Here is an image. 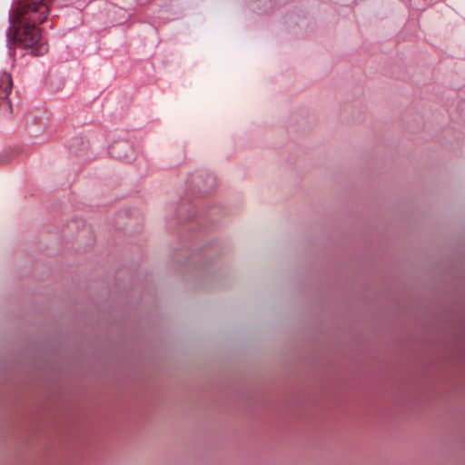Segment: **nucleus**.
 <instances>
[{
    "label": "nucleus",
    "mask_w": 465,
    "mask_h": 465,
    "mask_svg": "<svg viewBox=\"0 0 465 465\" xmlns=\"http://www.w3.org/2000/svg\"><path fill=\"white\" fill-rule=\"evenodd\" d=\"M47 3L48 0H24L19 3L7 30L9 50L17 42L24 48H30L34 56H41L47 52V46L41 43V34L35 26V24L45 20L48 14Z\"/></svg>",
    "instance_id": "f257e3e1"
},
{
    "label": "nucleus",
    "mask_w": 465,
    "mask_h": 465,
    "mask_svg": "<svg viewBox=\"0 0 465 465\" xmlns=\"http://www.w3.org/2000/svg\"><path fill=\"white\" fill-rule=\"evenodd\" d=\"M109 153L112 157L125 162H130L134 157L133 145L127 140H120L112 143L109 147Z\"/></svg>",
    "instance_id": "f03ea898"
},
{
    "label": "nucleus",
    "mask_w": 465,
    "mask_h": 465,
    "mask_svg": "<svg viewBox=\"0 0 465 465\" xmlns=\"http://www.w3.org/2000/svg\"><path fill=\"white\" fill-rule=\"evenodd\" d=\"M193 183L203 193H210L216 186L214 175L207 172L198 173L193 178Z\"/></svg>",
    "instance_id": "7ed1b4c3"
},
{
    "label": "nucleus",
    "mask_w": 465,
    "mask_h": 465,
    "mask_svg": "<svg viewBox=\"0 0 465 465\" xmlns=\"http://www.w3.org/2000/svg\"><path fill=\"white\" fill-rule=\"evenodd\" d=\"M12 87L13 81L11 74L4 72L0 75V102H5L8 99Z\"/></svg>",
    "instance_id": "20e7f679"
},
{
    "label": "nucleus",
    "mask_w": 465,
    "mask_h": 465,
    "mask_svg": "<svg viewBox=\"0 0 465 465\" xmlns=\"http://www.w3.org/2000/svg\"><path fill=\"white\" fill-rule=\"evenodd\" d=\"M80 143H83V141H82L80 138H75V139L72 142V143H71V146H70L71 150H72V151H74V152H75V151H74V147H75L76 145L80 144Z\"/></svg>",
    "instance_id": "39448f33"
},
{
    "label": "nucleus",
    "mask_w": 465,
    "mask_h": 465,
    "mask_svg": "<svg viewBox=\"0 0 465 465\" xmlns=\"http://www.w3.org/2000/svg\"><path fill=\"white\" fill-rule=\"evenodd\" d=\"M7 104H8V106H9L10 112H12V105H11V104H10V102H9V101H7Z\"/></svg>",
    "instance_id": "423d86ee"
},
{
    "label": "nucleus",
    "mask_w": 465,
    "mask_h": 465,
    "mask_svg": "<svg viewBox=\"0 0 465 465\" xmlns=\"http://www.w3.org/2000/svg\"><path fill=\"white\" fill-rule=\"evenodd\" d=\"M140 3H143V0H138Z\"/></svg>",
    "instance_id": "0eeeda50"
}]
</instances>
